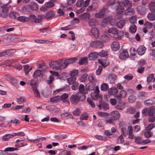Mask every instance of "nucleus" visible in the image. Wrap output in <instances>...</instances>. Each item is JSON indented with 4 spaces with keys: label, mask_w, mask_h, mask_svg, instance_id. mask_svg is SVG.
Instances as JSON below:
<instances>
[{
    "label": "nucleus",
    "mask_w": 155,
    "mask_h": 155,
    "mask_svg": "<svg viewBox=\"0 0 155 155\" xmlns=\"http://www.w3.org/2000/svg\"><path fill=\"white\" fill-rule=\"evenodd\" d=\"M75 60V58H72L65 60L62 59L51 61L49 63V65L54 70L58 71L65 68L69 64L73 63Z\"/></svg>",
    "instance_id": "f257e3e1"
},
{
    "label": "nucleus",
    "mask_w": 155,
    "mask_h": 155,
    "mask_svg": "<svg viewBox=\"0 0 155 155\" xmlns=\"http://www.w3.org/2000/svg\"><path fill=\"white\" fill-rule=\"evenodd\" d=\"M126 2L119 1H110L108 5L110 7L114 6L115 7H117L116 13L118 14H121L124 10Z\"/></svg>",
    "instance_id": "f03ea898"
},
{
    "label": "nucleus",
    "mask_w": 155,
    "mask_h": 155,
    "mask_svg": "<svg viewBox=\"0 0 155 155\" xmlns=\"http://www.w3.org/2000/svg\"><path fill=\"white\" fill-rule=\"evenodd\" d=\"M12 2L11 1L7 3L2 4L0 8V16L3 18L7 17L9 14V9L10 7H8V5Z\"/></svg>",
    "instance_id": "7ed1b4c3"
},
{
    "label": "nucleus",
    "mask_w": 155,
    "mask_h": 155,
    "mask_svg": "<svg viewBox=\"0 0 155 155\" xmlns=\"http://www.w3.org/2000/svg\"><path fill=\"white\" fill-rule=\"evenodd\" d=\"M125 1L126 2L125 8L126 9L124 10V14L126 15H134V12L131 8L132 5L131 2L130 1Z\"/></svg>",
    "instance_id": "20e7f679"
},
{
    "label": "nucleus",
    "mask_w": 155,
    "mask_h": 155,
    "mask_svg": "<svg viewBox=\"0 0 155 155\" xmlns=\"http://www.w3.org/2000/svg\"><path fill=\"white\" fill-rule=\"evenodd\" d=\"M81 95L79 93L72 95L70 97V101L71 103L74 105L77 104L80 101Z\"/></svg>",
    "instance_id": "39448f33"
},
{
    "label": "nucleus",
    "mask_w": 155,
    "mask_h": 155,
    "mask_svg": "<svg viewBox=\"0 0 155 155\" xmlns=\"http://www.w3.org/2000/svg\"><path fill=\"white\" fill-rule=\"evenodd\" d=\"M50 72L52 74L48 79L47 81L48 84L49 85L50 87L52 88L53 87V81L54 80V76H59V74L56 72H55L52 71H50Z\"/></svg>",
    "instance_id": "423d86ee"
},
{
    "label": "nucleus",
    "mask_w": 155,
    "mask_h": 155,
    "mask_svg": "<svg viewBox=\"0 0 155 155\" xmlns=\"http://www.w3.org/2000/svg\"><path fill=\"white\" fill-rule=\"evenodd\" d=\"M79 91L78 93H79V95H81L84 99H85V94H87L88 92L87 89L86 88L85 89L84 86L83 84H81L79 85Z\"/></svg>",
    "instance_id": "0eeeda50"
},
{
    "label": "nucleus",
    "mask_w": 155,
    "mask_h": 155,
    "mask_svg": "<svg viewBox=\"0 0 155 155\" xmlns=\"http://www.w3.org/2000/svg\"><path fill=\"white\" fill-rule=\"evenodd\" d=\"M110 47L112 50L116 51L118 50L120 48L119 43L117 41H113Z\"/></svg>",
    "instance_id": "6e6552de"
},
{
    "label": "nucleus",
    "mask_w": 155,
    "mask_h": 155,
    "mask_svg": "<svg viewBox=\"0 0 155 155\" xmlns=\"http://www.w3.org/2000/svg\"><path fill=\"white\" fill-rule=\"evenodd\" d=\"M110 115L115 120L118 119L120 117V114L117 111H112L110 113Z\"/></svg>",
    "instance_id": "1a4fd4ad"
},
{
    "label": "nucleus",
    "mask_w": 155,
    "mask_h": 155,
    "mask_svg": "<svg viewBox=\"0 0 155 155\" xmlns=\"http://www.w3.org/2000/svg\"><path fill=\"white\" fill-rule=\"evenodd\" d=\"M128 54L127 50H123L122 52L119 55V58L121 59H125L128 58Z\"/></svg>",
    "instance_id": "9d476101"
},
{
    "label": "nucleus",
    "mask_w": 155,
    "mask_h": 155,
    "mask_svg": "<svg viewBox=\"0 0 155 155\" xmlns=\"http://www.w3.org/2000/svg\"><path fill=\"white\" fill-rule=\"evenodd\" d=\"M91 34L94 36L95 38H97L99 35L98 30L96 27L92 28L91 29Z\"/></svg>",
    "instance_id": "9b49d317"
},
{
    "label": "nucleus",
    "mask_w": 155,
    "mask_h": 155,
    "mask_svg": "<svg viewBox=\"0 0 155 155\" xmlns=\"http://www.w3.org/2000/svg\"><path fill=\"white\" fill-rule=\"evenodd\" d=\"M124 33L122 31H118L117 33L114 35L113 37L116 40H120L121 38V37L124 35Z\"/></svg>",
    "instance_id": "f8f14e48"
},
{
    "label": "nucleus",
    "mask_w": 155,
    "mask_h": 155,
    "mask_svg": "<svg viewBox=\"0 0 155 155\" xmlns=\"http://www.w3.org/2000/svg\"><path fill=\"white\" fill-rule=\"evenodd\" d=\"M146 49V48L143 45L139 46L137 49L138 54L140 55L143 54Z\"/></svg>",
    "instance_id": "ddd939ff"
},
{
    "label": "nucleus",
    "mask_w": 155,
    "mask_h": 155,
    "mask_svg": "<svg viewBox=\"0 0 155 155\" xmlns=\"http://www.w3.org/2000/svg\"><path fill=\"white\" fill-rule=\"evenodd\" d=\"M98 56V52H93L90 53L89 55L88 58L90 60H94L97 58Z\"/></svg>",
    "instance_id": "4468645a"
},
{
    "label": "nucleus",
    "mask_w": 155,
    "mask_h": 155,
    "mask_svg": "<svg viewBox=\"0 0 155 155\" xmlns=\"http://www.w3.org/2000/svg\"><path fill=\"white\" fill-rule=\"evenodd\" d=\"M88 24L91 27L96 26L98 24L97 22L94 19H92L89 20L88 22Z\"/></svg>",
    "instance_id": "2eb2a0df"
},
{
    "label": "nucleus",
    "mask_w": 155,
    "mask_h": 155,
    "mask_svg": "<svg viewBox=\"0 0 155 155\" xmlns=\"http://www.w3.org/2000/svg\"><path fill=\"white\" fill-rule=\"evenodd\" d=\"M30 8L32 10L37 11L38 9V7L36 4L34 2H31L29 5Z\"/></svg>",
    "instance_id": "dca6fc26"
},
{
    "label": "nucleus",
    "mask_w": 155,
    "mask_h": 155,
    "mask_svg": "<svg viewBox=\"0 0 155 155\" xmlns=\"http://www.w3.org/2000/svg\"><path fill=\"white\" fill-rule=\"evenodd\" d=\"M100 39L101 42H105L109 41V38L106 35H103L101 36Z\"/></svg>",
    "instance_id": "f3484780"
},
{
    "label": "nucleus",
    "mask_w": 155,
    "mask_h": 155,
    "mask_svg": "<svg viewBox=\"0 0 155 155\" xmlns=\"http://www.w3.org/2000/svg\"><path fill=\"white\" fill-rule=\"evenodd\" d=\"M117 88L115 87H112L109 89L108 91V93L110 95H114L117 92Z\"/></svg>",
    "instance_id": "a211bd4d"
},
{
    "label": "nucleus",
    "mask_w": 155,
    "mask_h": 155,
    "mask_svg": "<svg viewBox=\"0 0 155 155\" xmlns=\"http://www.w3.org/2000/svg\"><path fill=\"white\" fill-rule=\"evenodd\" d=\"M35 41L36 43L50 44L53 42L52 41H50L44 40H36Z\"/></svg>",
    "instance_id": "6ab92c4d"
},
{
    "label": "nucleus",
    "mask_w": 155,
    "mask_h": 155,
    "mask_svg": "<svg viewBox=\"0 0 155 155\" xmlns=\"http://www.w3.org/2000/svg\"><path fill=\"white\" fill-rule=\"evenodd\" d=\"M17 19L19 21L22 22H27L29 21V18L24 16H20L17 17Z\"/></svg>",
    "instance_id": "aec40b11"
},
{
    "label": "nucleus",
    "mask_w": 155,
    "mask_h": 155,
    "mask_svg": "<svg viewBox=\"0 0 155 155\" xmlns=\"http://www.w3.org/2000/svg\"><path fill=\"white\" fill-rule=\"evenodd\" d=\"M117 77L114 74L109 75L108 77V80L110 83H114Z\"/></svg>",
    "instance_id": "412c9836"
},
{
    "label": "nucleus",
    "mask_w": 155,
    "mask_h": 155,
    "mask_svg": "<svg viewBox=\"0 0 155 155\" xmlns=\"http://www.w3.org/2000/svg\"><path fill=\"white\" fill-rule=\"evenodd\" d=\"M98 62L102 66H107L109 64V61L108 60H105L102 61L100 59L97 60Z\"/></svg>",
    "instance_id": "4be33fe9"
},
{
    "label": "nucleus",
    "mask_w": 155,
    "mask_h": 155,
    "mask_svg": "<svg viewBox=\"0 0 155 155\" xmlns=\"http://www.w3.org/2000/svg\"><path fill=\"white\" fill-rule=\"evenodd\" d=\"M125 21L124 20H120L117 22V27L119 28H122L124 26Z\"/></svg>",
    "instance_id": "5701e85b"
},
{
    "label": "nucleus",
    "mask_w": 155,
    "mask_h": 155,
    "mask_svg": "<svg viewBox=\"0 0 155 155\" xmlns=\"http://www.w3.org/2000/svg\"><path fill=\"white\" fill-rule=\"evenodd\" d=\"M85 87L87 90L92 91L94 89V85L92 83H89L86 84Z\"/></svg>",
    "instance_id": "b1692460"
},
{
    "label": "nucleus",
    "mask_w": 155,
    "mask_h": 155,
    "mask_svg": "<svg viewBox=\"0 0 155 155\" xmlns=\"http://www.w3.org/2000/svg\"><path fill=\"white\" fill-rule=\"evenodd\" d=\"M149 8L150 11L155 12V2H152L149 5Z\"/></svg>",
    "instance_id": "393cba45"
},
{
    "label": "nucleus",
    "mask_w": 155,
    "mask_h": 155,
    "mask_svg": "<svg viewBox=\"0 0 155 155\" xmlns=\"http://www.w3.org/2000/svg\"><path fill=\"white\" fill-rule=\"evenodd\" d=\"M138 96L140 98L144 99L147 97L148 94L145 92L142 91L139 93Z\"/></svg>",
    "instance_id": "a878e982"
},
{
    "label": "nucleus",
    "mask_w": 155,
    "mask_h": 155,
    "mask_svg": "<svg viewBox=\"0 0 155 155\" xmlns=\"http://www.w3.org/2000/svg\"><path fill=\"white\" fill-rule=\"evenodd\" d=\"M147 18L150 21H154L155 20V14L150 13L147 15Z\"/></svg>",
    "instance_id": "bb28decb"
},
{
    "label": "nucleus",
    "mask_w": 155,
    "mask_h": 155,
    "mask_svg": "<svg viewBox=\"0 0 155 155\" xmlns=\"http://www.w3.org/2000/svg\"><path fill=\"white\" fill-rule=\"evenodd\" d=\"M76 78L75 77H72L68 79V81L70 84H73L76 83Z\"/></svg>",
    "instance_id": "cd10ccee"
},
{
    "label": "nucleus",
    "mask_w": 155,
    "mask_h": 155,
    "mask_svg": "<svg viewBox=\"0 0 155 155\" xmlns=\"http://www.w3.org/2000/svg\"><path fill=\"white\" fill-rule=\"evenodd\" d=\"M128 129L129 130V132L128 135V137L129 138L131 139H135V137L134 135L132 134L133 130L131 127L129 126L128 127Z\"/></svg>",
    "instance_id": "c85d7f7f"
},
{
    "label": "nucleus",
    "mask_w": 155,
    "mask_h": 155,
    "mask_svg": "<svg viewBox=\"0 0 155 155\" xmlns=\"http://www.w3.org/2000/svg\"><path fill=\"white\" fill-rule=\"evenodd\" d=\"M90 17V14L88 12H85L80 15V17L82 19L85 20L88 19Z\"/></svg>",
    "instance_id": "c756f323"
},
{
    "label": "nucleus",
    "mask_w": 155,
    "mask_h": 155,
    "mask_svg": "<svg viewBox=\"0 0 155 155\" xmlns=\"http://www.w3.org/2000/svg\"><path fill=\"white\" fill-rule=\"evenodd\" d=\"M40 75H41L42 76H43V74H41V71L39 70H37L34 72L33 77L34 78H36L39 76Z\"/></svg>",
    "instance_id": "7c9ffc66"
},
{
    "label": "nucleus",
    "mask_w": 155,
    "mask_h": 155,
    "mask_svg": "<svg viewBox=\"0 0 155 155\" xmlns=\"http://www.w3.org/2000/svg\"><path fill=\"white\" fill-rule=\"evenodd\" d=\"M130 32L132 33H135L136 31L137 28L136 25L133 24H132L129 27Z\"/></svg>",
    "instance_id": "2f4dec72"
},
{
    "label": "nucleus",
    "mask_w": 155,
    "mask_h": 155,
    "mask_svg": "<svg viewBox=\"0 0 155 155\" xmlns=\"http://www.w3.org/2000/svg\"><path fill=\"white\" fill-rule=\"evenodd\" d=\"M14 136V134H7L3 136L2 137V139L5 141H8L10 138H11Z\"/></svg>",
    "instance_id": "473e14b6"
},
{
    "label": "nucleus",
    "mask_w": 155,
    "mask_h": 155,
    "mask_svg": "<svg viewBox=\"0 0 155 155\" xmlns=\"http://www.w3.org/2000/svg\"><path fill=\"white\" fill-rule=\"evenodd\" d=\"M99 107L100 108H103L105 110H107L109 108V105L108 104L105 103H103L102 104L100 103Z\"/></svg>",
    "instance_id": "72a5a7b5"
},
{
    "label": "nucleus",
    "mask_w": 155,
    "mask_h": 155,
    "mask_svg": "<svg viewBox=\"0 0 155 155\" xmlns=\"http://www.w3.org/2000/svg\"><path fill=\"white\" fill-rule=\"evenodd\" d=\"M125 107V104L122 102H120L118 103L116 106V108L117 109L122 110Z\"/></svg>",
    "instance_id": "f704fd0d"
},
{
    "label": "nucleus",
    "mask_w": 155,
    "mask_h": 155,
    "mask_svg": "<svg viewBox=\"0 0 155 155\" xmlns=\"http://www.w3.org/2000/svg\"><path fill=\"white\" fill-rule=\"evenodd\" d=\"M54 15V13L53 11H50L47 13L45 17L47 19H49Z\"/></svg>",
    "instance_id": "c9c22d12"
},
{
    "label": "nucleus",
    "mask_w": 155,
    "mask_h": 155,
    "mask_svg": "<svg viewBox=\"0 0 155 155\" xmlns=\"http://www.w3.org/2000/svg\"><path fill=\"white\" fill-rule=\"evenodd\" d=\"M118 31V30L116 28H109L107 30V31L109 33H111L113 35L117 33Z\"/></svg>",
    "instance_id": "e433bc0d"
},
{
    "label": "nucleus",
    "mask_w": 155,
    "mask_h": 155,
    "mask_svg": "<svg viewBox=\"0 0 155 155\" xmlns=\"http://www.w3.org/2000/svg\"><path fill=\"white\" fill-rule=\"evenodd\" d=\"M108 88V85L106 83H103L101 86V89L102 91H106Z\"/></svg>",
    "instance_id": "4c0bfd02"
},
{
    "label": "nucleus",
    "mask_w": 155,
    "mask_h": 155,
    "mask_svg": "<svg viewBox=\"0 0 155 155\" xmlns=\"http://www.w3.org/2000/svg\"><path fill=\"white\" fill-rule=\"evenodd\" d=\"M135 143L137 144L143 143L144 141L142 138L139 137H135Z\"/></svg>",
    "instance_id": "58836bf2"
},
{
    "label": "nucleus",
    "mask_w": 155,
    "mask_h": 155,
    "mask_svg": "<svg viewBox=\"0 0 155 155\" xmlns=\"http://www.w3.org/2000/svg\"><path fill=\"white\" fill-rule=\"evenodd\" d=\"M148 115L153 116L155 113V109L153 107H150L148 109Z\"/></svg>",
    "instance_id": "ea45409f"
},
{
    "label": "nucleus",
    "mask_w": 155,
    "mask_h": 155,
    "mask_svg": "<svg viewBox=\"0 0 155 155\" xmlns=\"http://www.w3.org/2000/svg\"><path fill=\"white\" fill-rule=\"evenodd\" d=\"M87 76L88 74L86 73L82 74L80 78V81L82 82H85L87 80Z\"/></svg>",
    "instance_id": "a19ab883"
},
{
    "label": "nucleus",
    "mask_w": 155,
    "mask_h": 155,
    "mask_svg": "<svg viewBox=\"0 0 155 155\" xmlns=\"http://www.w3.org/2000/svg\"><path fill=\"white\" fill-rule=\"evenodd\" d=\"M99 93L95 92H92L91 94V98L93 100L97 99L99 97Z\"/></svg>",
    "instance_id": "79ce46f5"
},
{
    "label": "nucleus",
    "mask_w": 155,
    "mask_h": 155,
    "mask_svg": "<svg viewBox=\"0 0 155 155\" xmlns=\"http://www.w3.org/2000/svg\"><path fill=\"white\" fill-rule=\"evenodd\" d=\"M16 101L18 104H22L25 102V100L23 97H21L19 98L16 99Z\"/></svg>",
    "instance_id": "37998d69"
},
{
    "label": "nucleus",
    "mask_w": 155,
    "mask_h": 155,
    "mask_svg": "<svg viewBox=\"0 0 155 155\" xmlns=\"http://www.w3.org/2000/svg\"><path fill=\"white\" fill-rule=\"evenodd\" d=\"M33 89L34 94V96L35 97L39 98L40 97L39 92L38 90L37 87H34Z\"/></svg>",
    "instance_id": "c03bdc74"
},
{
    "label": "nucleus",
    "mask_w": 155,
    "mask_h": 155,
    "mask_svg": "<svg viewBox=\"0 0 155 155\" xmlns=\"http://www.w3.org/2000/svg\"><path fill=\"white\" fill-rule=\"evenodd\" d=\"M68 97V95L67 94H64L61 96H59L60 101H64L66 100Z\"/></svg>",
    "instance_id": "a18cd8bd"
},
{
    "label": "nucleus",
    "mask_w": 155,
    "mask_h": 155,
    "mask_svg": "<svg viewBox=\"0 0 155 155\" xmlns=\"http://www.w3.org/2000/svg\"><path fill=\"white\" fill-rule=\"evenodd\" d=\"M59 101H60L59 96H57L50 99V101L53 103H56Z\"/></svg>",
    "instance_id": "49530a36"
},
{
    "label": "nucleus",
    "mask_w": 155,
    "mask_h": 155,
    "mask_svg": "<svg viewBox=\"0 0 155 155\" xmlns=\"http://www.w3.org/2000/svg\"><path fill=\"white\" fill-rule=\"evenodd\" d=\"M29 66L28 64L25 65L23 66L24 70L26 75H28L30 71V70H29Z\"/></svg>",
    "instance_id": "de8ad7c7"
},
{
    "label": "nucleus",
    "mask_w": 155,
    "mask_h": 155,
    "mask_svg": "<svg viewBox=\"0 0 155 155\" xmlns=\"http://www.w3.org/2000/svg\"><path fill=\"white\" fill-rule=\"evenodd\" d=\"M45 16L44 15H38V18L37 20L35 21V23H39L42 19H44Z\"/></svg>",
    "instance_id": "09e8293b"
},
{
    "label": "nucleus",
    "mask_w": 155,
    "mask_h": 155,
    "mask_svg": "<svg viewBox=\"0 0 155 155\" xmlns=\"http://www.w3.org/2000/svg\"><path fill=\"white\" fill-rule=\"evenodd\" d=\"M144 25L145 27L147 29H150L153 27V24L149 21H146Z\"/></svg>",
    "instance_id": "8fccbe9b"
},
{
    "label": "nucleus",
    "mask_w": 155,
    "mask_h": 155,
    "mask_svg": "<svg viewBox=\"0 0 155 155\" xmlns=\"http://www.w3.org/2000/svg\"><path fill=\"white\" fill-rule=\"evenodd\" d=\"M75 1H68L67 2V4H64L63 5H61V6L63 8H66L67 6L71 5V4H73L75 2Z\"/></svg>",
    "instance_id": "3c124183"
},
{
    "label": "nucleus",
    "mask_w": 155,
    "mask_h": 155,
    "mask_svg": "<svg viewBox=\"0 0 155 155\" xmlns=\"http://www.w3.org/2000/svg\"><path fill=\"white\" fill-rule=\"evenodd\" d=\"M78 71L77 70H74L70 71L69 72L70 75L71 76L75 77V76L78 74Z\"/></svg>",
    "instance_id": "603ef678"
},
{
    "label": "nucleus",
    "mask_w": 155,
    "mask_h": 155,
    "mask_svg": "<svg viewBox=\"0 0 155 155\" xmlns=\"http://www.w3.org/2000/svg\"><path fill=\"white\" fill-rule=\"evenodd\" d=\"M18 15V14L14 12H10L9 14V17L12 18H17V16Z\"/></svg>",
    "instance_id": "864d4df0"
},
{
    "label": "nucleus",
    "mask_w": 155,
    "mask_h": 155,
    "mask_svg": "<svg viewBox=\"0 0 155 155\" xmlns=\"http://www.w3.org/2000/svg\"><path fill=\"white\" fill-rule=\"evenodd\" d=\"M98 55L101 57H105L107 56L108 54L107 51L103 50L98 53Z\"/></svg>",
    "instance_id": "5fc2aeb1"
},
{
    "label": "nucleus",
    "mask_w": 155,
    "mask_h": 155,
    "mask_svg": "<svg viewBox=\"0 0 155 155\" xmlns=\"http://www.w3.org/2000/svg\"><path fill=\"white\" fill-rule=\"evenodd\" d=\"M45 5L46 6L47 8H49L53 7L54 6V4L53 2L50 1L46 3Z\"/></svg>",
    "instance_id": "6e6d98bb"
},
{
    "label": "nucleus",
    "mask_w": 155,
    "mask_h": 155,
    "mask_svg": "<svg viewBox=\"0 0 155 155\" xmlns=\"http://www.w3.org/2000/svg\"><path fill=\"white\" fill-rule=\"evenodd\" d=\"M144 104L145 105L149 106L153 104L152 99H149L147 100L144 102Z\"/></svg>",
    "instance_id": "4d7b16f0"
},
{
    "label": "nucleus",
    "mask_w": 155,
    "mask_h": 155,
    "mask_svg": "<svg viewBox=\"0 0 155 155\" xmlns=\"http://www.w3.org/2000/svg\"><path fill=\"white\" fill-rule=\"evenodd\" d=\"M144 135L147 138L150 137L152 136V134L151 132L149 130H147L144 133Z\"/></svg>",
    "instance_id": "13d9d810"
},
{
    "label": "nucleus",
    "mask_w": 155,
    "mask_h": 155,
    "mask_svg": "<svg viewBox=\"0 0 155 155\" xmlns=\"http://www.w3.org/2000/svg\"><path fill=\"white\" fill-rule=\"evenodd\" d=\"M115 120L112 118H109L105 120L106 123H108L110 124H115Z\"/></svg>",
    "instance_id": "bf43d9fd"
},
{
    "label": "nucleus",
    "mask_w": 155,
    "mask_h": 155,
    "mask_svg": "<svg viewBox=\"0 0 155 155\" xmlns=\"http://www.w3.org/2000/svg\"><path fill=\"white\" fill-rule=\"evenodd\" d=\"M87 58L85 57L82 58L79 61V64H82L87 63Z\"/></svg>",
    "instance_id": "052dcab7"
},
{
    "label": "nucleus",
    "mask_w": 155,
    "mask_h": 155,
    "mask_svg": "<svg viewBox=\"0 0 155 155\" xmlns=\"http://www.w3.org/2000/svg\"><path fill=\"white\" fill-rule=\"evenodd\" d=\"M18 149L17 148L8 147L6 148L4 150L5 152L7 151H13L15 150H18Z\"/></svg>",
    "instance_id": "680f3d73"
},
{
    "label": "nucleus",
    "mask_w": 155,
    "mask_h": 155,
    "mask_svg": "<svg viewBox=\"0 0 155 155\" xmlns=\"http://www.w3.org/2000/svg\"><path fill=\"white\" fill-rule=\"evenodd\" d=\"M155 127V125L154 124L152 123L150 124L146 127V130H151L154 127Z\"/></svg>",
    "instance_id": "e2e57ef3"
},
{
    "label": "nucleus",
    "mask_w": 155,
    "mask_h": 155,
    "mask_svg": "<svg viewBox=\"0 0 155 155\" xmlns=\"http://www.w3.org/2000/svg\"><path fill=\"white\" fill-rule=\"evenodd\" d=\"M112 19L111 17L109 16L102 19V21L103 23H106L110 22Z\"/></svg>",
    "instance_id": "0e129e2a"
},
{
    "label": "nucleus",
    "mask_w": 155,
    "mask_h": 155,
    "mask_svg": "<svg viewBox=\"0 0 155 155\" xmlns=\"http://www.w3.org/2000/svg\"><path fill=\"white\" fill-rule=\"evenodd\" d=\"M87 101L89 104L92 107H95L94 103L93 102L90 98H87Z\"/></svg>",
    "instance_id": "69168bd1"
},
{
    "label": "nucleus",
    "mask_w": 155,
    "mask_h": 155,
    "mask_svg": "<svg viewBox=\"0 0 155 155\" xmlns=\"http://www.w3.org/2000/svg\"><path fill=\"white\" fill-rule=\"evenodd\" d=\"M30 84L32 86V89L34 87H36V81H35L33 79H31Z\"/></svg>",
    "instance_id": "338daca9"
},
{
    "label": "nucleus",
    "mask_w": 155,
    "mask_h": 155,
    "mask_svg": "<svg viewBox=\"0 0 155 155\" xmlns=\"http://www.w3.org/2000/svg\"><path fill=\"white\" fill-rule=\"evenodd\" d=\"M100 12L101 13L102 15V16H103L107 14L108 12L107 9L105 8H103L102 10L100 11Z\"/></svg>",
    "instance_id": "774afa93"
}]
</instances>
